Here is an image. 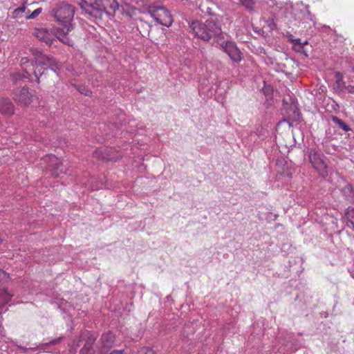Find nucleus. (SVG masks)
Returning a JSON list of instances; mask_svg holds the SVG:
<instances>
[{
    "mask_svg": "<svg viewBox=\"0 0 354 354\" xmlns=\"http://www.w3.org/2000/svg\"><path fill=\"white\" fill-rule=\"evenodd\" d=\"M159 13H151L152 18L159 24L169 27L173 23L171 15L168 10L165 8H160Z\"/></svg>",
    "mask_w": 354,
    "mask_h": 354,
    "instance_id": "6e6552de",
    "label": "nucleus"
},
{
    "mask_svg": "<svg viewBox=\"0 0 354 354\" xmlns=\"http://www.w3.org/2000/svg\"><path fill=\"white\" fill-rule=\"evenodd\" d=\"M12 295L8 290L0 289V306L10 301Z\"/></svg>",
    "mask_w": 354,
    "mask_h": 354,
    "instance_id": "a211bd4d",
    "label": "nucleus"
},
{
    "mask_svg": "<svg viewBox=\"0 0 354 354\" xmlns=\"http://www.w3.org/2000/svg\"><path fill=\"white\" fill-rule=\"evenodd\" d=\"M14 99L21 105L27 106L31 102V95L27 87H22L16 90L14 94Z\"/></svg>",
    "mask_w": 354,
    "mask_h": 354,
    "instance_id": "9d476101",
    "label": "nucleus"
},
{
    "mask_svg": "<svg viewBox=\"0 0 354 354\" xmlns=\"http://www.w3.org/2000/svg\"><path fill=\"white\" fill-rule=\"evenodd\" d=\"M292 6H286V7L281 8V12L284 14V17L287 19H289L290 21V17L289 15H292Z\"/></svg>",
    "mask_w": 354,
    "mask_h": 354,
    "instance_id": "4be33fe9",
    "label": "nucleus"
},
{
    "mask_svg": "<svg viewBox=\"0 0 354 354\" xmlns=\"http://www.w3.org/2000/svg\"><path fill=\"white\" fill-rule=\"evenodd\" d=\"M42 11L41 8H37L30 15L27 16V19H35L36 18Z\"/></svg>",
    "mask_w": 354,
    "mask_h": 354,
    "instance_id": "393cba45",
    "label": "nucleus"
},
{
    "mask_svg": "<svg viewBox=\"0 0 354 354\" xmlns=\"http://www.w3.org/2000/svg\"><path fill=\"white\" fill-rule=\"evenodd\" d=\"M17 347L24 352L29 349L28 348L21 346V345H17Z\"/></svg>",
    "mask_w": 354,
    "mask_h": 354,
    "instance_id": "2f4dec72",
    "label": "nucleus"
},
{
    "mask_svg": "<svg viewBox=\"0 0 354 354\" xmlns=\"http://www.w3.org/2000/svg\"><path fill=\"white\" fill-rule=\"evenodd\" d=\"M346 90L348 93L354 94V85H348Z\"/></svg>",
    "mask_w": 354,
    "mask_h": 354,
    "instance_id": "cd10ccee",
    "label": "nucleus"
},
{
    "mask_svg": "<svg viewBox=\"0 0 354 354\" xmlns=\"http://www.w3.org/2000/svg\"><path fill=\"white\" fill-rule=\"evenodd\" d=\"M44 162L47 164L46 169L50 171L52 176L57 177L64 171L62 160L55 156H46Z\"/></svg>",
    "mask_w": 354,
    "mask_h": 354,
    "instance_id": "20e7f679",
    "label": "nucleus"
},
{
    "mask_svg": "<svg viewBox=\"0 0 354 354\" xmlns=\"http://www.w3.org/2000/svg\"><path fill=\"white\" fill-rule=\"evenodd\" d=\"M85 12L93 17H101L102 15L96 8L93 6V3L86 7Z\"/></svg>",
    "mask_w": 354,
    "mask_h": 354,
    "instance_id": "aec40b11",
    "label": "nucleus"
},
{
    "mask_svg": "<svg viewBox=\"0 0 354 354\" xmlns=\"http://www.w3.org/2000/svg\"><path fill=\"white\" fill-rule=\"evenodd\" d=\"M134 354H154L153 351L148 347H142Z\"/></svg>",
    "mask_w": 354,
    "mask_h": 354,
    "instance_id": "5701e85b",
    "label": "nucleus"
},
{
    "mask_svg": "<svg viewBox=\"0 0 354 354\" xmlns=\"http://www.w3.org/2000/svg\"><path fill=\"white\" fill-rule=\"evenodd\" d=\"M100 342L103 348L109 349L115 345V335L111 331L104 333L102 335Z\"/></svg>",
    "mask_w": 354,
    "mask_h": 354,
    "instance_id": "9b49d317",
    "label": "nucleus"
},
{
    "mask_svg": "<svg viewBox=\"0 0 354 354\" xmlns=\"http://www.w3.org/2000/svg\"><path fill=\"white\" fill-rule=\"evenodd\" d=\"M20 78H21V75L19 74H15L13 75V80L15 81Z\"/></svg>",
    "mask_w": 354,
    "mask_h": 354,
    "instance_id": "72a5a7b5",
    "label": "nucleus"
},
{
    "mask_svg": "<svg viewBox=\"0 0 354 354\" xmlns=\"http://www.w3.org/2000/svg\"><path fill=\"white\" fill-rule=\"evenodd\" d=\"M205 26L207 28V34L211 38H215L216 41L219 43L221 39H223V33L221 31L220 25L214 20H207L205 21Z\"/></svg>",
    "mask_w": 354,
    "mask_h": 354,
    "instance_id": "0eeeda50",
    "label": "nucleus"
},
{
    "mask_svg": "<svg viewBox=\"0 0 354 354\" xmlns=\"http://www.w3.org/2000/svg\"><path fill=\"white\" fill-rule=\"evenodd\" d=\"M292 43L295 45H301V41L300 39H295L292 40Z\"/></svg>",
    "mask_w": 354,
    "mask_h": 354,
    "instance_id": "7c9ffc66",
    "label": "nucleus"
},
{
    "mask_svg": "<svg viewBox=\"0 0 354 354\" xmlns=\"http://www.w3.org/2000/svg\"><path fill=\"white\" fill-rule=\"evenodd\" d=\"M80 340H84L85 344L80 351V354H94L95 349L93 347L96 340V337L91 334L89 331H84L81 333Z\"/></svg>",
    "mask_w": 354,
    "mask_h": 354,
    "instance_id": "423d86ee",
    "label": "nucleus"
},
{
    "mask_svg": "<svg viewBox=\"0 0 354 354\" xmlns=\"http://www.w3.org/2000/svg\"><path fill=\"white\" fill-rule=\"evenodd\" d=\"M239 3L250 13L256 12V0H239Z\"/></svg>",
    "mask_w": 354,
    "mask_h": 354,
    "instance_id": "dca6fc26",
    "label": "nucleus"
},
{
    "mask_svg": "<svg viewBox=\"0 0 354 354\" xmlns=\"http://www.w3.org/2000/svg\"><path fill=\"white\" fill-rule=\"evenodd\" d=\"M345 218L347 227L354 230V208L348 207L345 211Z\"/></svg>",
    "mask_w": 354,
    "mask_h": 354,
    "instance_id": "2eb2a0df",
    "label": "nucleus"
},
{
    "mask_svg": "<svg viewBox=\"0 0 354 354\" xmlns=\"http://www.w3.org/2000/svg\"><path fill=\"white\" fill-rule=\"evenodd\" d=\"M64 32H66L64 27H63L60 30L57 29V32H56L57 37L58 38L59 40H60L64 44H66L68 46H72L73 41L66 37V35L68 33H66Z\"/></svg>",
    "mask_w": 354,
    "mask_h": 354,
    "instance_id": "f3484780",
    "label": "nucleus"
},
{
    "mask_svg": "<svg viewBox=\"0 0 354 354\" xmlns=\"http://www.w3.org/2000/svg\"><path fill=\"white\" fill-rule=\"evenodd\" d=\"M77 89L80 93L85 95H90L91 93V91L84 86H79L77 87Z\"/></svg>",
    "mask_w": 354,
    "mask_h": 354,
    "instance_id": "b1692460",
    "label": "nucleus"
},
{
    "mask_svg": "<svg viewBox=\"0 0 354 354\" xmlns=\"http://www.w3.org/2000/svg\"><path fill=\"white\" fill-rule=\"evenodd\" d=\"M305 8H306V19H308L309 21H313L315 17L309 11V6L306 5L305 6Z\"/></svg>",
    "mask_w": 354,
    "mask_h": 354,
    "instance_id": "bb28decb",
    "label": "nucleus"
},
{
    "mask_svg": "<svg viewBox=\"0 0 354 354\" xmlns=\"http://www.w3.org/2000/svg\"><path fill=\"white\" fill-rule=\"evenodd\" d=\"M35 65L33 62H29L27 58H22L21 66L24 70L22 77L28 78L31 73L34 74L37 82H39V77L44 74L46 69L50 68L53 72L59 69L57 62L53 57H50L41 52L37 51L35 54Z\"/></svg>",
    "mask_w": 354,
    "mask_h": 354,
    "instance_id": "f257e3e1",
    "label": "nucleus"
},
{
    "mask_svg": "<svg viewBox=\"0 0 354 354\" xmlns=\"http://www.w3.org/2000/svg\"><path fill=\"white\" fill-rule=\"evenodd\" d=\"M190 28L197 37L204 41L209 40V36L207 34L205 24H202L198 21H195L191 24Z\"/></svg>",
    "mask_w": 354,
    "mask_h": 354,
    "instance_id": "1a4fd4ad",
    "label": "nucleus"
},
{
    "mask_svg": "<svg viewBox=\"0 0 354 354\" xmlns=\"http://www.w3.org/2000/svg\"><path fill=\"white\" fill-rule=\"evenodd\" d=\"M308 44V41H305L304 42H301V46H304V45H306Z\"/></svg>",
    "mask_w": 354,
    "mask_h": 354,
    "instance_id": "c9c22d12",
    "label": "nucleus"
},
{
    "mask_svg": "<svg viewBox=\"0 0 354 354\" xmlns=\"http://www.w3.org/2000/svg\"><path fill=\"white\" fill-rule=\"evenodd\" d=\"M110 354H124L122 350H115L112 351Z\"/></svg>",
    "mask_w": 354,
    "mask_h": 354,
    "instance_id": "473e14b6",
    "label": "nucleus"
},
{
    "mask_svg": "<svg viewBox=\"0 0 354 354\" xmlns=\"http://www.w3.org/2000/svg\"><path fill=\"white\" fill-rule=\"evenodd\" d=\"M24 11H25V7L22 6V7H19V8H16L15 10V13L18 14V13H20V12H24Z\"/></svg>",
    "mask_w": 354,
    "mask_h": 354,
    "instance_id": "c756f323",
    "label": "nucleus"
},
{
    "mask_svg": "<svg viewBox=\"0 0 354 354\" xmlns=\"http://www.w3.org/2000/svg\"><path fill=\"white\" fill-rule=\"evenodd\" d=\"M61 339H62V338H58V339H55V340L53 342V344H57V343H59V342L61 341Z\"/></svg>",
    "mask_w": 354,
    "mask_h": 354,
    "instance_id": "f704fd0d",
    "label": "nucleus"
},
{
    "mask_svg": "<svg viewBox=\"0 0 354 354\" xmlns=\"http://www.w3.org/2000/svg\"><path fill=\"white\" fill-rule=\"evenodd\" d=\"M3 241V238L0 235V243Z\"/></svg>",
    "mask_w": 354,
    "mask_h": 354,
    "instance_id": "e433bc0d",
    "label": "nucleus"
},
{
    "mask_svg": "<svg viewBox=\"0 0 354 354\" xmlns=\"http://www.w3.org/2000/svg\"><path fill=\"white\" fill-rule=\"evenodd\" d=\"M0 113L9 115L14 113V106L9 99L0 100Z\"/></svg>",
    "mask_w": 354,
    "mask_h": 354,
    "instance_id": "4468645a",
    "label": "nucleus"
},
{
    "mask_svg": "<svg viewBox=\"0 0 354 354\" xmlns=\"http://www.w3.org/2000/svg\"><path fill=\"white\" fill-rule=\"evenodd\" d=\"M9 277V275L7 272L0 269V283H2L5 281H6Z\"/></svg>",
    "mask_w": 354,
    "mask_h": 354,
    "instance_id": "a878e982",
    "label": "nucleus"
},
{
    "mask_svg": "<svg viewBox=\"0 0 354 354\" xmlns=\"http://www.w3.org/2000/svg\"><path fill=\"white\" fill-rule=\"evenodd\" d=\"M90 5V3H88L87 1H82V2L80 3V6L81 8L85 11L86 10V7Z\"/></svg>",
    "mask_w": 354,
    "mask_h": 354,
    "instance_id": "c85d7f7f",
    "label": "nucleus"
},
{
    "mask_svg": "<svg viewBox=\"0 0 354 354\" xmlns=\"http://www.w3.org/2000/svg\"><path fill=\"white\" fill-rule=\"evenodd\" d=\"M218 44L234 62L239 63L241 62V53L234 42L231 41H223L222 42L219 41Z\"/></svg>",
    "mask_w": 354,
    "mask_h": 354,
    "instance_id": "39448f33",
    "label": "nucleus"
},
{
    "mask_svg": "<svg viewBox=\"0 0 354 354\" xmlns=\"http://www.w3.org/2000/svg\"><path fill=\"white\" fill-rule=\"evenodd\" d=\"M333 121L339 126V128L343 129L345 131H348L351 130L350 127L346 124L343 120L338 118L337 117L334 116L333 118Z\"/></svg>",
    "mask_w": 354,
    "mask_h": 354,
    "instance_id": "412c9836",
    "label": "nucleus"
},
{
    "mask_svg": "<svg viewBox=\"0 0 354 354\" xmlns=\"http://www.w3.org/2000/svg\"><path fill=\"white\" fill-rule=\"evenodd\" d=\"M324 156L319 151L311 149L309 153L310 162L312 164L315 169L319 172V174L326 177L328 175L327 166L324 160Z\"/></svg>",
    "mask_w": 354,
    "mask_h": 354,
    "instance_id": "7ed1b4c3",
    "label": "nucleus"
},
{
    "mask_svg": "<svg viewBox=\"0 0 354 354\" xmlns=\"http://www.w3.org/2000/svg\"><path fill=\"white\" fill-rule=\"evenodd\" d=\"M76 8L74 6L65 1L55 3L50 10V15L61 25L64 27L66 33H68L74 27L72 21Z\"/></svg>",
    "mask_w": 354,
    "mask_h": 354,
    "instance_id": "f03ea898",
    "label": "nucleus"
},
{
    "mask_svg": "<svg viewBox=\"0 0 354 354\" xmlns=\"http://www.w3.org/2000/svg\"><path fill=\"white\" fill-rule=\"evenodd\" d=\"M335 78H336V87L337 89L340 91H343L346 89L347 86H346V83L344 81L343 75L340 72L335 73Z\"/></svg>",
    "mask_w": 354,
    "mask_h": 354,
    "instance_id": "6ab92c4d",
    "label": "nucleus"
},
{
    "mask_svg": "<svg viewBox=\"0 0 354 354\" xmlns=\"http://www.w3.org/2000/svg\"><path fill=\"white\" fill-rule=\"evenodd\" d=\"M116 3L115 0H94L93 6L97 9L101 15L105 12L108 8H113V5Z\"/></svg>",
    "mask_w": 354,
    "mask_h": 354,
    "instance_id": "ddd939ff",
    "label": "nucleus"
},
{
    "mask_svg": "<svg viewBox=\"0 0 354 354\" xmlns=\"http://www.w3.org/2000/svg\"><path fill=\"white\" fill-rule=\"evenodd\" d=\"M35 37L40 41L48 44H52L54 41V35L46 28H38L35 31Z\"/></svg>",
    "mask_w": 354,
    "mask_h": 354,
    "instance_id": "f8f14e48",
    "label": "nucleus"
},
{
    "mask_svg": "<svg viewBox=\"0 0 354 354\" xmlns=\"http://www.w3.org/2000/svg\"><path fill=\"white\" fill-rule=\"evenodd\" d=\"M3 330V328L1 326H0V333H2Z\"/></svg>",
    "mask_w": 354,
    "mask_h": 354,
    "instance_id": "4c0bfd02",
    "label": "nucleus"
}]
</instances>
